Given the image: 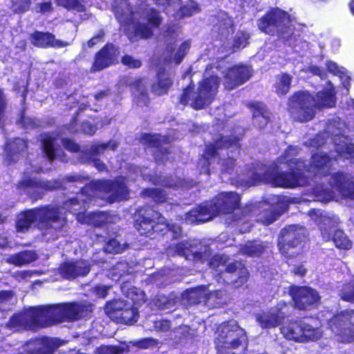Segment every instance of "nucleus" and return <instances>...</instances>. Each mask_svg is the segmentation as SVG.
Instances as JSON below:
<instances>
[{
  "instance_id": "obj_1",
  "label": "nucleus",
  "mask_w": 354,
  "mask_h": 354,
  "mask_svg": "<svg viewBox=\"0 0 354 354\" xmlns=\"http://www.w3.org/2000/svg\"><path fill=\"white\" fill-rule=\"evenodd\" d=\"M92 312V304L75 301L30 306L15 313L6 322V327L17 332H35L57 323L89 318Z\"/></svg>"
},
{
  "instance_id": "obj_2",
  "label": "nucleus",
  "mask_w": 354,
  "mask_h": 354,
  "mask_svg": "<svg viewBox=\"0 0 354 354\" xmlns=\"http://www.w3.org/2000/svg\"><path fill=\"white\" fill-rule=\"evenodd\" d=\"M297 148L288 146L263 171V181L273 187L293 189L307 183L306 160L297 158Z\"/></svg>"
},
{
  "instance_id": "obj_3",
  "label": "nucleus",
  "mask_w": 354,
  "mask_h": 354,
  "mask_svg": "<svg viewBox=\"0 0 354 354\" xmlns=\"http://www.w3.org/2000/svg\"><path fill=\"white\" fill-rule=\"evenodd\" d=\"M34 223L40 230L61 229L64 223L60 207L44 205L26 209L17 215L15 221V229L17 232H26Z\"/></svg>"
},
{
  "instance_id": "obj_4",
  "label": "nucleus",
  "mask_w": 354,
  "mask_h": 354,
  "mask_svg": "<svg viewBox=\"0 0 354 354\" xmlns=\"http://www.w3.org/2000/svg\"><path fill=\"white\" fill-rule=\"evenodd\" d=\"M221 84V79L216 75L203 77L195 85L190 82L183 89L179 96L178 103L183 106H189L196 111L203 110L209 106L215 100Z\"/></svg>"
},
{
  "instance_id": "obj_5",
  "label": "nucleus",
  "mask_w": 354,
  "mask_h": 354,
  "mask_svg": "<svg viewBox=\"0 0 354 354\" xmlns=\"http://www.w3.org/2000/svg\"><path fill=\"white\" fill-rule=\"evenodd\" d=\"M328 180L330 189L325 187L322 183L315 182L316 184L311 189V198L324 203L343 198L354 199V182L348 175L337 172L330 174Z\"/></svg>"
},
{
  "instance_id": "obj_6",
  "label": "nucleus",
  "mask_w": 354,
  "mask_h": 354,
  "mask_svg": "<svg viewBox=\"0 0 354 354\" xmlns=\"http://www.w3.org/2000/svg\"><path fill=\"white\" fill-rule=\"evenodd\" d=\"M162 216L160 212L151 206H140L132 214L133 227L140 236L156 239L165 227L161 222Z\"/></svg>"
},
{
  "instance_id": "obj_7",
  "label": "nucleus",
  "mask_w": 354,
  "mask_h": 354,
  "mask_svg": "<svg viewBox=\"0 0 354 354\" xmlns=\"http://www.w3.org/2000/svg\"><path fill=\"white\" fill-rule=\"evenodd\" d=\"M217 216L219 215L230 214L236 209H239L238 213L232 216V220L239 221L246 220L252 216L254 206L252 204L241 206V196L234 192H221L212 201Z\"/></svg>"
},
{
  "instance_id": "obj_8",
  "label": "nucleus",
  "mask_w": 354,
  "mask_h": 354,
  "mask_svg": "<svg viewBox=\"0 0 354 354\" xmlns=\"http://www.w3.org/2000/svg\"><path fill=\"white\" fill-rule=\"evenodd\" d=\"M315 217L322 236L326 241L332 240L336 248L342 250H349L352 248V242L342 230L337 229V220L324 214L319 210L311 209V220Z\"/></svg>"
},
{
  "instance_id": "obj_9",
  "label": "nucleus",
  "mask_w": 354,
  "mask_h": 354,
  "mask_svg": "<svg viewBox=\"0 0 354 354\" xmlns=\"http://www.w3.org/2000/svg\"><path fill=\"white\" fill-rule=\"evenodd\" d=\"M290 15L279 8L268 10L257 21L259 29L270 35L284 38L290 34Z\"/></svg>"
},
{
  "instance_id": "obj_10",
  "label": "nucleus",
  "mask_w": 354,
  "mask_h": 354,
  "mask_svg": "<svg viewBox=\"0 0 354 354\" xmlns=\"http://www.w3.org/2000/svg\"><path fill=\"white\" fill-rule=\"evenodd\" d=\"M227 321L225 323L222 333L216 342L217 354H235L232 350L243 346L244 349L248 346V337L244 329L241 328L237 322Z\"/></svg>"
},
{
  "instance_id": "obj_11",
  "label": "nucleus",
  "mask_w": 354,
  "mask_h": 354,
  "mask_svg": "<svg viewBox=\"0 0 354 354\" xmlns=\"http://www.w3.org/2000/svg\"><path fill=\"white\" fill-rule=\"evenodd\" d=\"M306 233V227L299 225H289L282 228L279 233L278 247L280 253L286 258H292L295 252L290 250L295 248L302 242Z\"/></svg>"
},
{
  "instance_id": "obj_12",
  "label": "nucleus",
  "mask_w": 354,
  "mask_h": 354,
  "mask_svg": "<svg viewBox=\"0 0 354 354\" xmlns=\"http://www.w3.org/2000/svg\"><path fill=\"white\" fill-rule=\"evenodd\" d=\"M344 123L342 122L339 118L334 117L329 120L325 133L334 136L331 140L335 143L337 156L339 158L348 159L354 158V146L348 144L347 138L342 135L344 131Z\"/></svg>"
},
{
  "instance_id": "obj_13",
  "label": "nucleus",
  "mask_w": 354,
  "mask_h": 354,
  "mask_svg": "<svg viewBox=\"0 0 354 354\" xmlns=\"http://www.w3.org/2000/svg\"><path fill=\"white\" fill-rule=\"evenodd\" d=\"M104 310L106 314L112 320L119 324L131 325L138 319L137 308L122 299L107 302Z\"/></svg>"
},
{
  "instance_id": "obj_14",
  "label": "nucleus",
  "mask_w": 354,
  "mask_h": 354,
  "mask_svg": "<svg viewBox=\"0 0 354 354\" xmlns=\"http://www.w3.org/2000/svg\"><path fill=\"white\" fill-rule=\"evenodd\" d=\"M353 315L354 310H346L328 320L329 327L338 341L342 342L354 341V325L351 322Z\"/></svg>"
},
{
  "instance_id": "obj_15",
  "label": "nucleus",
  "mask_w": 354,
  "mask_h": 354,
  "mask_svg": "<svg viewBox=\"0 0 354 354\" xmlns=\"http://www.w3.org/2000/svg\"><path fill=\"white\" fill-rule=\"evenodd\" d=\"M310 92L297 91L288 100V111L295 121L306 122L310 120Z\"/></svg>"
},
{
  "instance_id": "obj_16",
  "label": "nucleus",
  "mask_w": 354,
  "mask_h": 354,
  "mask_svg": "<svg viewBox=\"0 0 354 354\" xmlns=\"http://www.w3.org/2000/svg\"><path fill=\"white\" fill-rule=\"evenodd\" d=\"M120 53V50L118 46L111 42L106 43L95 53L89 72L91 73L100 72L116 65L119 62Z\"/></svg>"
},
{
  "instance_id": "obj_17",
  "label": "nucleus",
  "mask_w": 354,
  "mask_h": 354,
  "mask_svg": "<svg viewBox=\"0 0 354 354\" xmlns=\"http://www.w3.org/2000/svg\"><path fill=\"white\" fill-rule=\"evenodd\" d=\"M219 279L227 285H232L238 288L245 284L250 277L246 266L240 261H234L225 266L223 270L218 273Z\"/></svg>"
},
{
  "instance_id": "obj_18",
  "label": "nucleus",
  "mask_w": 354,
  "mask_h": 354,
  "mask_svg": "<svg viewBox=\"0 0 354 354\" xmlns=\"http://www.w3.org/2000/svg\"><path fill=\"white\" fill-rule=\"evenodd\" d=\"M241 139L236 135H220L213 142L205 145L203 157L207 165H210L211 160L219 156V150L241 148Z\"/></svg>"
},
{
  "instance_id": "obj_19",
  "label": "nucleus",
  "mask_w": 354,
  "mask_h": 354,
  "mask_svg": "<svg viewBox=\"0 0 354 354\" xmlns=\"http://www.w3.org/2000/svg\"><path fill=\"white\" fill-rule=\"evenodd\" d=\"M97 184L102 185V192L108 194L106 201L110 204L129 198V190L123 177L118 176L114 179L103 178Z\"/></svg>"
},
{
  "instance_id": "obj_20",
  "label": "nucleus",
  "mask_w": 354,
  "mask_h": 354,
  "mask_svg": "<svg viewBox=\"0 0 354 354\" xmlns=\"http://www.w3.org/2000/svg\"><path fill=\"white\" fill-rule=\"evenodd\" d=\"M252 75L253 71L251 66L245 64H235L228 68L223 76L225 88L232 91L247 82Z\"/></svg>"
},
{
  "instance_id": "obj_21",
  "label": "nucleus",
  "mask_w": 354,
  "mask_h": 354,
  "mask_svg": "<svg viewBox=\"0 0 354 354\" xmlns=\"http://www.w3.org/2000/svg\"><path fill=\"white\" fill-rule=\"evenodd\" d=\"M18 186L24 190H26L28 188L31 189L30 191L28 192L27 194L31 199L37 201L42 198L46 192L58 189L59 183L56 180L44 181L28 178L20 180Z\"/></svg>"
},
{
  "instance_id": "obj_22",
  "label": "nucleus",
  "mask_w": 354,
  "mask_h": 354,
  "mask_svg": "<svg viewBox=\"0 0 354 354\" xmlns=\"http://www.w3.org/2000/svg\"><path fill=\"white\" fill-rule=\"evenodd\" d=\"M91 270V264L84 259L66 261L58 268L60 275L68 280H73L79 277L86 276Z\"/></svg>"
},
{
  "instance_id": "obj_23",
  "label": "nucleus",
  "mask_w": 354,
  "mask_h": 354,
  "mask_svg": "<svg viewBox=\"0 0 354 354\" xmlns=\"http://www.w3.org/2000/svg\"><path fill=\"white\" fill-rule=\"evenodd\" d=\"M27 140L21 138H15L5 143L3 164L12 165L19 161L21 154L28 150Z\"/></svg>"
},
{
  "instance_id": "obj_24",
  "label": "nucleus",
  "mask_w": 354,
  "mask_h": 354,
  "mask_svg": "<svg viewBox=\"0 0 354 354\" xmlns=\"http://www.w3.org/2000/svg\"><path fill=\"white\" fill-rule=\"evenodd\" d=\"M217 216L212 201L201 204L190 209L185 214V220L190 224L198 225L209 221Z\"/></svg>"
},
{
  "instance_id": "obj_25",
  "label": "nucleus",
  "mask_w": 354,
  "mask_h": 354,
  "mask_svg": "<svg viewBox=\"0 0 354 354\" xmlns=\"http://www.w3.org/2000/svg\"><path fill=\"white\" fill-rule=\"evenodd\" d=\"M323 86V89L318 91L311 100L313 106L318 109L333 108L336 103L335 87L329 80H326Z\"/></svg>"
},
{
  "instance_id": "obj_26",
  "label": "nucleus",
  "mask_w": 354,
  "mask_h": 354,
  "mask_svg": "<svg viewBox=\"0 0 354 354\" xmlns=\"http://www.w3.org/2000/svg\"><path fill=\"white\" fill-rule=\"evenodd\" d=\"M30 41L34 46L41 48H62L68 44L64 41L56 39L51 32L39 30H35L30 35Z\"/></svg>"
},
{
  "instance_id": "obj_27",
  "label": "nucleus",
  "mask_w": 354,
  "mask_h": 354,
  "mask_svg": "<svg viewBox=\"0 0 354 354\" xmlns=\"http://www.w3.org/2000/svg\"><path fill=\"white\" fill-rule=\"evenodd\" d=\"M294 307L299 310H306L310 306V287L292 284L288 288Z\"/></svg>"
},
{
  "instance_id": "obj_28",
  "label": "nucleus",
  "mask_w": 354,
  "mask_h": 354,
  "mask_svg": "<svg viewBox=\"0 0 354 354\" xmlns=\"http://www.w3.org/2000/svg\"><path fill=\"white\" fill-rule=\"evenodd\" d=\"M284 313L279 308H270L258 314L256 320L263 329L276 328L283 324Z\"/></svg>"
},
{
  "instance_id": "obj_29",
  "label": "nucleus",
  "mask_w": 354,
  "mask_h": 354,
  "mask_svg": "<svg viewBox=\"0 0 354 354\" xmlns=\"http://www.w3.org/2000/svg\"><path fill=\"white\" fill-rule=\"evenodd\" d=\"M153 34V30L148 24L140 21L133 22L125 30V35L131 43L149 39Z\"/></svg>"
},
{
  "instance_id": "obj_30",
  "label": "nucleus",
  "mask_w": 354,
  "mask_h": 354,
  "mask_svg": "<svg viewBox=\"0 0 354 354\" xmlns=\"http://www.w3.org/2000/svg\"><path fill=\"white\" fill-rule=\"evenodd\" d=\"M155 81L151 85V91L156 96H162L168 93L173 86V79L169 77L165 68H160L156 73Z\"/></svg>"
},
{
  "instance_id": "obj_31",
  "label": "nucleus",
  "mask_w": 354,
  "mask_h": 354,
  "mask_svg": "<svg viewBox=\"0 0 354 354\" xmlns=\"http://www.w3.org/2000/svg\"><path fill=\"white\" fill-rule=\"evenodd\" d=\"M335 160L329 158L326 153L319 152L313 155L311 158V173L316 174L326 175L333 165Z\"/></svg>"
},
{
  "instance_id": "obj_32",
  "label": "nucleus",
  "mask_w": 354,
  "mask_h": 354,
  "mask_svg": "<svg viewBox=\"0 0 354 354\" xmlns=\"http://www.w3.org/2000/svg\"><path fill=\"white\" fill-rule=\"evenodd\" d=\"M41 147L46 158L52 161L56 158L57 149L55 145L57 138L54 132H45L40 135Z\"/></svg>"
},
{
  "instance_id": "obj_33",
  "label": "nucleus",
  "mask_w": 354,
  "mask_h": 354,
  "mask_svg": "<svg viewBox=\"0 0 354 354\" xmlns=\"http://www.w3.org/2000/svg\"><path fill=\"white\" fill-rule=\"evenodd\" d=\"M292 82V76L290 74L281 73L276 77V82L273 85L274 92L279 96L286 95L290 90Z\"/></svg>"
},
{
  "instance_id": "obj_34",
  "label": "nucleus",
  "mask_w": 354,
  "mask_h": 354,
  "mask_svg": "<svg viewBox=\"0 0 354 354\" xmlns=\"http://www.w3.org/2000/svg\"><path fill=\"white\" fill-rule=\"evenodd\" d=\"M140 195L142 198H149L157 205L166 203L167 194L166 191L158 187H147L141 191Z\"/></svg>"
},
{
  "instance_id": "obj_35",
  "label": "nucleus",
  "mask_w": 354,
  "mask_h": 354,
  "mask_svg": "<svg viewBox=\"0 0 354 354\" xmlns=\"http://www.w3.org/2000/svg\"><path fill=\"white\" fill-rule=\"evenodd\" d=\"M108 148L114 151L117 148L116 142H113L111 145V140L101 144L92 145L89 149L82 151V158H85L86 160H91L95 158V157L103 153Z\"/></svg>"
},
{
  "instance_id": "obj_36",
  "label": "nucleus",
  "mask_w": 354,
  "mask_h": 354,
  "mask_svg": "<svg viewBox=\"0 0 354 354\" xmlns=\"http://www.w3.org/2000/svg\"><path fill=\"white\" fill-rule=\"evenodd\" d=\"M168 139L167 136H162L160 133H144L140 136V141L148 148L158 149L162 147V142Z\"/></svg>"
},
{
  "instance_id": "obj_37",
  "label": "nucleus",
  "mask_w": 354,
  "mask_h": 354,
  "mask_svg": "<svg viewBox=\"0 0 354 354\" xmlns=\"http://www.w3.org/2000/svg\"><path fill=\"white\" fill-rule=\"evenodd\" d=\"M36 260V253L30 250H24L10 257V262L17 266H21Z\"/></svg>"
},
{
  "instance_id": "obj_38",
  "label": "nucleus",
  "mask_w": 354,
  "mask_h": 354,
  "mask_svg": "<svg viewBox=\"0 0 354 354\" xmlns=\"http://www.w3.org/2000/svg\"><path fill=\"white\" fill-rule=\"evenodd\" d=\"M161 222H162L165 227H164L162 232H158V237L164 236L168 232L171 233V239H179L182 235V227L177 223H170L167 219L162 215Z\"/></svg>"
},
{
  "instance_id": "obj_39",
  "label": "nucleus",
  "mask_w": 354,
  "mask_h": 354,
  "mask_svg": "<svg viewBox=\"0 0 354 354\" xmlns=\"http://www.w3.org/2000/svg\"><path fill=\"white\" fill-rule=\"evenodd\" d=\"M265 251V247L255 241H250L242 246L241 254L250 257H259Z\"/></svg>"
},
{
  "instance_id": "obj_40",
  "label": "nucleus",
  "mask_w": 354,
  "mask_h": 354,
  "mask_svg": "<svg viewBox=\"0 0 354 354\" xmlns=\"http://www.w3.org/2000/svg\"><path fill=\"white\" fill-rule=\"evenodd\" d=\"M57 6L64 8L67 10H73L77 12H84L86 10L84 0H55Z\"/></svg>"
},
{
  "instance_id": "obj_41",
  "label": "nucleus",
  "mask_w": 354,
  "mask_h": 354,
  "mask_svg": "<svg viewBox=\"0 0 354 354\" xmlns=\"http://www.w3.org/2000/svg\"><path fill=\"white\" fill-rule=\"evenodd\" d=\"M328 71L335 75L339 76L344 87L348 89L350 77L346 74V71L343 67H339L336 63L328 61L326 64Z\"/></svg>"
},
{
  "instance_id": "obj_42",
  "label": "nucleus",
  "mask_w": 354,
  "mask_h": 354,
  "mask_svg": "<svg viewBox=\"0 0 354 354\" xmlns=\"http://www.w3.org/2000/svg\"><path fill=\"white\" fill-rule=\"evenodd\" d=\"M101 179L92 180L80 189V193L86 196V200L91 201L96 195L97 192H102V185L97 184Z\"/></svg>"
},
{
  "instance_id": "obj_43",
  "label": "nucleus",
  "mask_w": 354,
  "mask_h": 354,
  "mask_svg": "<svg viewBox=\"0 0 354 354\" xmlns=\"http://www.w3.org/2000/svg\"><path fill=\"white\" fill-rule=\"evenodd\" d=\"M203 298V293L197 288L187 289L183 294V299L190 306L200 304Z\"/></svg>"
},
{
  "instance_id": "obj_44",
  "label": "nucleus",
  "mask_w": 354,
  "mask_h": 354,
  "mask_svg": "<svg viewBox=\"0 0 354 354\" xmlns=\"http://www.w3.org/2000/svg\"><path fill=\"white\" fill-rule=\"evenodd\" d=\"M200 11L198 3L194 0H189L186 4L179 8L178 13L180 18H185L192 17Z\"/></svg>"
},
{
  "instance_id": "obj_45",
  "label": "nucleus",
  "mask_w": 354,
  "mask_h": 354,
  "mask_svg": "<svg viewBox=\"0 0 354 354\" xmlns=\"http://www.w3.org/2000/svg\"><path fill=\"white\" fill-rule=\"evenodd\" d=\"M128 346L122 347L118 345H104L102 344L97 346L95 351V354H123L129 352Z\"/></svg>"
},
{
  "instance_id": "obj_46",
  "label": "nucleus",
  "mask_w": 354,
  "mask_h": 354,
  "mask_svg": "<svg viewBox=\"0 0 354 354\" xmlns=\"http://www.w3.org/2000/svg\"><path fill=\"white\" fill-rule=\"evenodd\" d=\"M191 47L189 40L184 41L178 47L174 55V60L176 65H179L184 59L185 55L188 53Z\"/></svg>"
},
{
  "instance_id": "obj_47",
  "label": "nucleus",
  "mask_w": 354,
  "mask_h": 354,
  "mask_svg": "<svg viewBox=\"0 0 354 354\" xmlns=\"http://www.w3.org/2000/svg\"><path fill=\"white\" fill-rule=\"evenodd\" d=\"M247 106L251 110L252 118L259 117L268 113L266 105L261 102H250L247 104Z\"/></svg>"
},
{
  "instance_id": "obj_48",
  "label": "nucleus",
  "mask_w": 354,
  "mask_h": 354,
  "mask_svg": "<svg viewBox=\"0 0 354 354\" xmlns=\"http://www.w3.org/2000/svg\"><path fill=\"white\" fill-rule=\"evenodd\" d=\"M341 298L346 301H354V278L349 283L344 285L340 290Z\"/></svg>"
},
{
  "instance_id": "obj_49",
  "label": "nucleus",
  "mask_w": 354,
  "mask_h": 354,
  "mask_svg": "<svg viewBox=\"0 0 354 354\" xmlns=\"http://www.w3.org/2000/svg\"><path fill=\"white\" fill-rule=\"evenodd\" d=\"M122 65L130 69L139 68L142 66V62L140 59H136L129 54L124 55L120 59Z\"/></svg>"
},
{
  "instance_id": "obj_50",
  "label": "nucleus",
  "mask_w": 354,
  "mask_h": 354,
  "mask_svg": "<svg viewBox=\"0 0 354 354\" xmlns=\"http://www.w3.org/2000/svg\"><path fill=\"white\" fill-rule=\"evenodd\" d=\"M127 274H129V268L126 262H118L112 268L111 275L113 277H115L117 280Z\"/></svg>"
},
{
  "instance_id": "obj_51",
  "label": "nucleus",
  "mask_w": 354,
  "mask_h": 354,
  "mask_svg": "<svg viewBox=\"0 0 354 354\" xmlns=\"http://www.w3.org/2000/svg\"><path fill=\"white\" fill-rule=\"evenodd\" d=\"M31 0H11V6L16 13H24L28 10Z\"/></svg>"
},
{
  "instance_id": "obj_52",
  "label": "nucleus",
  "mask_w": 354,
  "mask_h": 354,
  "mask_svg": "<svg viewBox=\"0 0 354 354\" xmlns=\"http://www.w3.org/2000/svg\"><path fill=\"white\" fill-rule=\"evenodd\" d=\"M146 19L148 23L155 28L159 27L162 22L159 12L153 8L149 9L146 15Z\"/></svg>"
},
{
  "instance_id": "obj_53",
  "label": "nucleus",
  "mask_w": 354,
  "mask_h": 354,
  "mask_svg": "<svg viewBox=\"0 0 354 354\" xmlns=\"http://www.w3.org/2000/svg\"><path fill=\"white\" fill-rule=\"evenodd\" d=\"M133 345L139 349H147L158 344V340L153 337H145L133 342Z\"/></svg>"
},
{
  "instance_id": "obj_54",
  "label": "nucleus",
  "mask_w": 354,
  "mask_h": 354,
  "mask_svg": "<svg viewBox=\"0 0 354 354\" xmlns=\"http://www.w3.org/2000/svg\"><path fill=\"white\" fill-rule=\"evenodd\" d=\"M170 153L171 151L167 147H161L157 149V151L153 155L155 162L157 165H165L167 160V156Z\"/></svg>"
},
{
  "instance_id": "obj_55",
  "label": "nucleus",
  "mask_w": 354,
  "mask_h": 354,
  "mask_svg": "<svg viewBox=\"0 0 354 354\" xmlns=\"http://www.w3.org/2000/svg\"><path fill=\"white\" fill-rule=\"evenodd\" d=\"M236 165V160L232 157H227L222 160L221 172L223 174H231Z\"/></svg>"
},
{
  "instance_id": "obj_56",
  "label": "nucleus",
  "mask_w": 354,
  "mask_h": 354,
  "mask_svg": "<svg viewBox=\"0 0 354 354\" xmlns=\"http://www.w3.org/2000/svg\"><path fill=\"white\" fill-rule=\"evenodd\" d=\"M62 144L64 148L71 153H78L80 151V146L73 139L64 138L62 139Z\"/></svg>"
},
{
  "instance_id": "obj_57",
  "label": "nucleus",
  "mask_w": 354,
  "mask_h": 354,
  "mask_svg": "<svg viewBox=\"0 0 354 354\" xmlns=\"http://www.w3.org/2000/svg\"><path fill=\"white\" fill-rule=\"evenodd\" d=\"M243 32H238L233 42V47L235 48H243L248 44V36Z\"/></svg>"
},
{
  "instance_id": "obj_58",
  "label": "nucleus",
  "mask_w": 354,
  "mask_h": 354,
  "mask_svg": "<svg viewBox=\"0 0 354 354\" xmlns=\"http://www.w3.org/2000/svg\"><path fill=\"white\" fill-rule=\"evenodd\" d=\"M225 264V260L222 256L216 254L212 256L208 262V265L210 268L215 270H218V269Z\"/></svg>"
},
{
  "instance_id": "obj_59",
  "label": "nucleus",
  "mask_w": 354,
  "mask_h": 354,
  "mask_svg": "<svg viewBox=\"0 0 354 354\" xmlns=\"http://www.w3.org/2000/svg\"><path fill=\"white\" fill-rule=\"evenodd\" d=\"M6 107L7 99L4 94L3 89L0 88V124L4 122Z\"/></svg>"
},
{
  "instance_id": "obj_60",
  "label": "nucleus",
  "mask_w": 354,
  "mask_h": 354,
  "mask_svg": "<svg viewBox=\"0 0 354 354\" xmlns=\"http://www.w3.org/2000/svg\"><path fill=\"white\" fill-rule=\"evenodd\" d=\"M254 124L259 129H264L270 121V118L267 114H263L259 117L253 118Z\"/></svg>"
},
{
  "instance_id": "obj_61",
  "label": "nucleus",
  "mask_w": 354,
  "mask_h": 354,
  "mask_svg": "<svg viewBox=\"0 0 354 354\" xmlns=\"http://www.w3.org/2000/svg\"><path fill=\"white\" fill-rule=\"evenodd\" d=\"M82 131L87 135L93 136L96 131L97 128L95 125L91 124L88 121H84L81 124Z\"/></svg>"
},
{
  "instance_id": "obj_62",
  "label": "nucleus",
  "mask_w": 354,
  "mask_h": 354,
  "mask_svg": "<svg viewBox=\"0 0 354 354\" xmlns=\"http://www.w3.org/2000/svg\"><path fill=\"white\" fill-rule=\"evenodd\" d=\"M37 8H39L38 12L41 14L51 12L53 10V7L51 1L39 3L37 4Z\"/></svg>"
},
{
  "instance_id": "obj_63",
  "label": "nucleus",
  "mask_w": 354,
  "mask_h": 354,
  "mask_svg": "<svg viewBox=\"0 0 354 354\" xmlns=\"http://www.w3.org/2000/svg\"><path fill=\"white\" fill-rule=\"evenodd\" d=\"M189 249L183 243H178L175 245V252L181 257L187 258L189 255Z\"/></svg>"
},
{
  "instance_id": "obj_64",
  "label": "nucleus",
  "mask_w": 354,
  "mask_h": 354,
  "mask_svg": "<svg viewBox=\"0 0 354 354\" xmlns=\"http://www.w3.org/2000/svg\"><path fill=\"white\" fill-rule=\"evenodd\" d=\"M88 160L91 161L93 162V166L99 172H107L109 171L106 165L100 158H93L91 160Z\"/></svg>"
}]
</instances>
